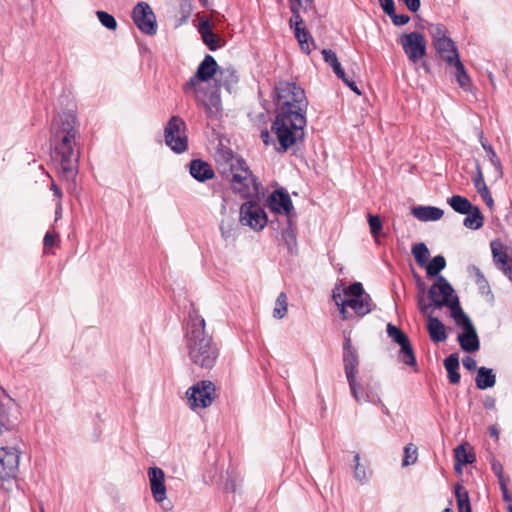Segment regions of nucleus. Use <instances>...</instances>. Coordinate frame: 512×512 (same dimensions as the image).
Here are the masks:
<instances>
[{"label":"nucleus","mask_w":512,"mask_h":512,"mask_svg":"<svg viewBox=\"0 0 512 512\" xmlns=\"http://www.w3.org/2000/svg\"><path fill=\"white\" fill-rule=\"evenodd\" d=\"M51 141L53 145L52 163L60 181L65 184L58 186L54 181L51 189L60 192L72 189L78 174L80 137L79 121L74 110L59 113L52 121Z\"/></svg>","instance_id":"1"},{"label":"nucleus","mask_w":512,"mask_h":512,"mask_svg":"<svg viewBox=\"0 0 512 512\" xmlns=\"http://www.w3.org/2000/svg\"><path fill=\"white\" fill-rule=\"evenodd\" d=\"M183 343L189 360L202 369H212L220 356V348L213 334L207 330L206 321L194 306L183 324Z\"/></svg>","instance_id":"2"},{"label":"nucleus","mask_w":512,"mask_h":512,"mask_svg":"<svg viewBox=\"0 0 512 512\" xmlns=\"http://www.w3.org/2000/svg\"><path fill=\"white\" fill-rule=\"evenodd\" d=\"M219 67L211 55H206L199 64L195 75L190 78L184 87L186 93H192L196 103L201 106L210 119H218L222 114V103L218 88L204 89L201 82H206L213 76H217Z\"/></svg>","instance_id":"3"},{"label":"nucleus","mask_w":512,"mask_h":512,"mask_svg":"<svg viewBox=\"0 0 512 512\" xmlns=\"http://www.w3.org/2000/svg\"><path fill=\"white\" fill-rule=\"evenodd\" d=\"M215 161L219 172L238 186V192H260L261 183L245 161L236 157L231 149L219 148L215 153Z\"/></svg>","instance_id":"4"},{"label":"nucleus","mask_w":512,"mask_h":512,"mask_svg":"<svg viewBox=\"0 0 512 512\" xmlns=\"http://www.w3.org/2000/svg\"><path fill=\"white\" fill-rule=\"evenodd\" d=\"M305 126V114L299 112L292 114L277 112L276 118L272 124V131L276 135L280 145L278 150L285 152L298 141L302 140Z\"/></svg>","instance_id":"5"},{"label":"nucleus","mask_w":512,"mask_h":512,"mask_svg":"<svg viewBox=\"0 0 512 512\" xmlns=\"http://www.w3.org/2000/svg\"><path fill=\"white\" fill-rule=\"evenodd\" d=\"M277 112L305 114L308 106L304 90L294 82L280 81L276 88Z\"/></svg>","instance_id":"6"},{"label":"nucleus","mask_w":512,"mask_h":512,"mask_svg":"<svg viewBox=\"0 0 512 512\" xmlns=\"http://www.w3.org/2000/svg\"><path fill=\"white\" fill-rule=\"evenodd\" d=\"M428 293L432 303L423 304L422 298H419V309L423 314H426L432 305L436 308H449L454 301V297L457 296L453 286L444 276H438L436 278V281L431 285Z\"/></svg>","instance_id":"7"},{"label":"nucleus","mask_w":512,"mask_h":512,"mask_svg":"<svg viewBox=\"0 0 512 512\" xmlns=\"http://www.w3.org/2000/svg\"><path fill=\"white\" fill-rule=\"evenodd\" d=\"M165 144L175 153L181 154L188 149L186 123L179 116H172L164 128Z\"/></svg>","instance_id":"8"},{"label":"nucleus","mask_w":512,"mask_h":512,"mask_svg":"<svg viewBox=\"0 0 512 512\" xmlns=\"http://www.w3.org/2000/svg\"><path fill=\"white\" fill-rule=\"evenodd\" d=\"M343 294L346 305L359 317L369 314L375 308L371 296L365 292L360 282H354L344 288Z\"/></svg>","instance_id":"9"},{"label":"nucleus","mask_w":512,"mask_h":512,"mask_svg":"<svg viewBox=\"0 0 512 512\" xmlns=\"http://www.w3.org/2000/svg\"><path fill=\"white\" fill-rule=\"evenodd\" d=\"M239 222L255 232L262 231L268 222L267 214L260 203L246 201L240 206Z\"/></svg>","instance_id":"10"},{"label":"nucleus","mask_w":512,"mask_h":512,"mask_svg":"<svg viewBox=\"0 0 512 512\" xmlns=\"http://www.w3.org/2000/svg\"><path fill=\"white\" fill-rule=\"evenodd\" d=\"M358 353L356 348L352 345L351 337L349 335H345L344 344H343V366L344 372L347 378V382L350 388V392L352 396H355L357 399L359 396L358 393Z\"/></svg>","instance_id":"11"},{"label":"nucleus","mask_w":512,"mask_h":512,"mask_svg":"<svg viewBox=\"0 0 512 512\" xmlns=\"http://www.w3.org/2000/svg\"><path fill=\"white\" fill-rule=\"evenodd\" d=\"M186 396L192 410L209 407L215 398V385L209 380H202L190 387Z\"/></svg>","instance_id":"12"},{"label":"nucleus","mask_w":512,"mask_h":512,"mask_svg":"<svg viewBox=\"0 0 512 512\" xmlns=\"http://www.w3.org/2000/svg\"><path fill=\"white\" fill-rule=\"evenodd\" d=\"M403 51L410 62H419L426 54L427 43L419 32L404 33L399 38Z\"/></svg>","instance_id":"13"},{"label":"nucleus","mask_w":512,"mask_h":512,"mask_svg":"<svg viewBox=\"0 0 512 512\" xmlns=\"http://www.w3.org/2000/svg\"><path fill=\"white\" fill-rule=\"evenodd\" d=\"M388 336L400 346L398 358L410 367H416V357L408 336L395 325H387Z\"/></svg>","instance_id":"14"},{"label":"nucleus","mask_w":512,"mask_h":512,"mask_svg":"<svg viewBox=\"0 0 512 512\" xmlns=\"http://www.w3.org/2000/svg\"><path fill=\"white\" fill-rule=\"evenodd\" d=\"M132 18L137 28L148 35H154L157 32L156 16L146 2H139L133 8Z\"/></svg>","instance_id":"15"},{"label":"nucleus","mask_w":512,"mask_h":512,"mask_svg":"<svg viewBox=\"0 0 512 512\" xmlns=\"http://www.w3.org/2000/svg\"><path fill=\"white\" fill-rule=\"evenodd\" d=\"M19 451L12 447L0 448V479L5 480L15 475L19 467Z\"/></svg>","instance_id":"16"},{"label":"nucleus","mask_w":512,"mask_h":512,"mask_svg":"<svg viewBox=\"0 0 512 512\" xmlns=\"http://www.w3.org/2000/svg\"><path fill=\"white\" fill-rule=\"evenodd\" d=\"M148 478L150 482L151 493L157 503H163L167 498L165 486V473L160 467H150L148 469Z\"/></svg>","instance_id":"17"},{"label":"nucleus","mask_w":512,"mask_h":512,"mask_svg":"<svg viewBox=\"0 0 512 512\" xmlns=\"http://www.w3.org/2000/svg\"><path fill=\"white\" fill-rule=\"evenodd\" d=\"M266 204L272 212L285 215L286 219L292 215L297 216L290 194H269Z\"/></svg>","instance_id":"18"},{"label":"nucleus","mask_w":512,"mask_h":512,"mask_svg":"<svg viewBox=\"0 0 512 512\" xmlns=\"http://www.w3.org/2000/svg\"><path fill=\"white\" fill-rule=\"evenodd\" d=\"M297 216H290L286 219V226L281 232V239L285 243L287 250L291 254L297 252Z\"/></svg>","instance_id":"19"},{"label":"nucleus","mask_w":512,"mask_h":512,"mask_svg":"<svg viewBox=\"0 0 512 512\" xmlns=\"http://www.w3.org/2000/svg\"><path fill=\"white\" fill-rule=\"evenodd\" d=\"M434 47L441 59L444 60L449 66H452L453 62L460 59L457 48L450 37L436 42Z\"/></svg>","instance_id":"20"},{"label":"nucleus","mask_w":512,"mask_h":512,"mask_svg":"<svg viewBox=\"0 0 512 512\" xmlns=\"http://www.w3.org/2000/svg\"><path fill=\"white\" fill-rule=\"evenodd\" d=\"M427 331L433 343L444 342L447 339L445 325L435 316L428 315Z\"/></svg>","instance_id":"21"},{"label":"nucleus","mask_w":512,"mask_h":512,"mask_svg":"<svg viewBox=\"0 0 512 512\" xmlns=\"http://www.w3.org/2000/svg\"><path fill=\"white\" fill-rule=\"evenodd\" d=\"M449 309L451 317L455 321L456 325L461 327L463 331L475 327L469 316L461 308L458 296L454 297V301L452 305H450Z\"/></svg>","instance_id":"22"},{"label":"nucleus","mask_w":512,"mask_h":512,"mask_svg":"<svg viewBox=\"0 0 512 512\" xmlns=\"http://www.w3.org/2000/svg\"><path fill=\"white\" fill-rule=\"evenodd\" d=\"M458 342L462 350L466 352H476L480 348V341L475 327L460 333L458 335Z\"/></svg>","instance_id":"23"},{"label":"nucleus","mask_w":512,"mask_h":512,"mask_svg":"<svg viewBox=\"0 0 512 512\" xmlns=\"http://www.w3.org/2000/svg\"><path fill=\"white\" fill-rule=\"evenodd\" d=\"M313 0H290V9L292 17L290 18V27L295 30L296 27H304L303 20L300 16V10H308L312 7Z\"/></svg>","instance_id":"24"},{"label":"nucleus","mask_w":512,"mask_h":512,"mask_svg":"<svg viewBox=\"0 0 512 512\" xmlns=\"http://www.w3.org/2000/svg\"><path fill=\"white\" fill-rule=\"evenodd\" d=\"M190 174L198 181H205L213 178L214 172L211 166L200 159L192 160L189 165Z\"/></svg>","instance_id":"25"},{"label":"nucleus","mask_w":512,"mask_h":512,"mask_svg":"<svg viewBox=\"0 0 512 512\" xmlns=\"http://www.w3.org/2000/svg\"><path fill=\"white\" fill-rule=\"evenodd\" d=\"M412 215L420 221H437L444 214L443 210L433 206H416L412 208Z\"/></svg>","instance_id":"26"},{"label":"nucleus","mask_w":512,"mask_h":512,"mask_svg":"<svg viewBox=\"0 0 512 512\" xmlns=\"http://www.w3.org/2000/svg\"><path fill=\"white\" fill-rule=\"evenodd\" d=\"M198 31L201 34L204 44L207 45L210 50L215 51L221 47V40L212 31L208 20L200 22Z\"/></svg>","instance_id":"27"},{"label":"nucleus","mask_w":512,"mask_h":512,"mask_svg":"<svg viewBox=\"0 0 512 512\" xmlns=\"http://www.w3.org/2000/svg\"><path fill=\"white\" fill-rule=\"evenodd\" d=\"M238 82V76L236 74V71L231 68H221L219 69V72L217 74L216 88L225 87L228 92L232 91V88L235 84Z\"/></svg>","instance_id":"28"},{"label":"nucleus","mask_w":512,"mask_h":512,"mask_svg":"<svg viewBox=\"0 0 512 512\" xmlns=\"http://www.w3.org/2000/svg\"><path fill=\"white\" fill-rule=\"evenodd\" d=\"M476 387L480 390L491 388L496 383V374L492 368L479 367L475 377Z\"/></svg>","instance_id":"29"},{"label":"nucleus","mask_w":512,"mask_h":512,"mask_svg":"<svg viewBox=\"0 0 512 512\" xmlns=\"http://www.w3.org/2000/svg\"><path fill=\"white\" fill-rule=\"evenodd\" d=\"M13 407L0 406V434L15 427L18 420Z\"/></svg>","instance_id":"30"},{"label":"nucleus","mask_w":512,"mask_h":512,"mask_svg":"<svg viewBox=\"0 0 512 512\" xmlns=\"http://www.w3.org/2000/svg\"><path fill=\"white\" fill-rule=\"evenodd\" d=\"M444 367L448 373V379L451 384H458L460 382L459 369V356L458 353H452L444 359Z\"/></svg>","instance_id":"31"},{"label":"nucleus","mask_w":512,"mask_h":512,"mask_svg":"<svg viewBox=\"0 0 512 512\" xmlns=\"http://www.w3.org/2000/svg\"><path fill=\"white\" fill-rule=\"evenodd\" d=\"M466 217L463 220V225L471 230H478L484 224V218L480 209L477 206H474L470 209L469 212L465 213Z\"/></svg>","instance_id":"32"},{"label":"nucleus","mask_w":512,"mask_h":512,"mask_svg":"<svg viewBox=\"0 0 512 512\" xmlns=\"http://www.w3.org/2000/svg\"><path fill=\"white\" fill-rule=\"evenodd\" d=\"M357 395L359 396L358 399L355 396L352 397L359 404L363 402L371 403L374 405H376L377 403H381V398L376 391H374L370 386L363 387L359 382Z\"/></svg>","instance_id":"33"},{"label":"nucleus","mask_w":512,"mask_h":512,"mask_svg":"<svg viewBox=\"0 0 512 512\" xmlns=\"http://www.w3.org/2000/svg\"><path fill=\"white\" fill-rule=\"evenodd\" d=\"M458 512H472L468 491L459 483L454 487Z\"/></svg>","instance_id":"34"},{"label":"nucleus","mask_w":512,"mask_h":512,"mask_svg":"<svg viewBox=\"0 0 512 512\" xmlns=\"http://www.w3.org/2000/svg\"><path fill=\"white\" fill-rule=\"evenodd\" d=\"M469 272L473 274V276L475 277V283L477 284L480 293L482 295H487L493 298L489 282L485 278L481 270L477 266L472 265L469 267Z\"/></svg>","instance_id":"35"},{"label":"nucleus","mask_w":512,"mask_h":512,"mask_svg":"<svg viewBox=\"0 0 512 512\" xmlns=\"http://www.w3.org/2000/svg\"><path fill=\"white\" fill-rule=\"evenodd\" d=\"M452 66H454L456 69L455 78H456V81L459 84V86L463 90L469 91L471 88V79H470L469 75L467 74L466 69H465L463 63L461 62V60L460 59L456 60L455 62H453Z\"/></svg>","instance_id":"36"},{"label":"nucleus","mask_w":512,"mask_h":512,"mask_svg":"<svg viewBox=\"0 0 512 512\" xmlns=\"http://www.w3.org/2000/svg\"><path fill=\"white\" fill-rule=\"evenodd\" d=\"M447 202L452 207V209L459 214H465L475 206L468 199L460 196L459 194H454L447 200Z\"/></svg>","instance_id":"37"},{"label":"nucleus","mask_w":512,"mask_h":512,"mask_svg":"<svg viewBox=\"0 0 512 512\" xmlns=\"http://www.w3.org/2000/svg\"><path fill=\"white\" fill-rule=\"evenodd\" d=\"M455 470L461 471V466L465 464H471L475 461V455L468 453L463 444L459 445L455 449Z\"/></svg>","instance_id":"38"},{"label":"nucleus","mask_w":512,"mask_h":512,"mask_svg":"<svg viewBox=\"0 0 512 512\" xmlns=\"http://www.w3.org/2000/svg\"><path fill=\"white\" fill-rule=\"evenodd\" d=\"M426 273L429 277H438L439 273L446 267V260L442 255L434 256L426 265Z\"/></svg>","instance_id":"39"},{"label":"nucleus","mask_w":512,"mask_h":512,"mask_svg":"<svg viewBox=\"0 0 512 512\" xmlns=\"http://www.w3.org/2000/svg\"><path fill=\"white\" fill-rule=\"evenodd\" d=\"M295 37L300 45V48L305 53H310L311 50V44L313 43V40L309 34V32L306 30L305 27H296L294 30Z\"/></svg>","instance_id":"40"},{"label":"nucleus","mask_w":512,"mask_h":512,"mask_svg":"<svg viewBox=\"0 0 512 512\" xmlns=\"http://www.w3.org/2000/svg\"><path fill=\"white\" fill-rule=\"evenodd\" d=\"M412 254L415 258L417 264L421 267L427 264V261L430 257V252L425 243H417L412 246Z\"/></svg>","instance_id":"41"},{"label":"nucleus","mask_w":512,"mask_h":512,"mask_svg":"<svg viewBox=\"0 0 512 512\" xmlns=\"http://www.w3.org/2000/svg\"><path fill=\"white\" fill-rule=\"evenodd\" d=\"M480 143L483 149L486 152V155L491 163V165L495 168L497 173H501L502 165L499 157L497 156L493 147L484 139L483 135H480Z\"/></svg>","instance_id":"42"},{"label":"nucleus","mask_w":512,"mask_h":512,"mask_svg":"<svg viewBox=\"0 0 512 512\" xmlns=\"http://www.w3.org/2000/svg\"><path fill=\"white\" fill-rule=\"evenodd\" d=\"M287 295L281 292L275 301V307L273 309V317L276 319H282L287 313Z\"/></svg>","instance_id":"43"},{"label":"nucleus","mask_w":512,"mask_h":512,"mask_svg":"<svg viewBox=\"0 0 512 512\" xmlns=\"http://www.w3.org/2000/svg\"><path fill=\"white\" fill-rule=\"evenodd\" d=\"M428 32L433 39V44L448 37L447 36L448 31H447L446 27L440 23L430 24L428 26Z\"/></svg>","instance_id":"44"},{"label":"nucleus","mask_w":512,"mask_h":512,"mask_svg":"<svg viewBox=\"0 0 512 512\" xmlns=\"http://www.w3.org/2000/svg\"><path fill=\"white\" fill-rule=\"evenodd\" d=\"M354 477L361 484L368 480L367 472L364 466L360 464V454H354Z\"/></svg>","instance_id":"45"},{"label":"nucleus","mask_w":512,"mask_h":512,"mask_svg":"<svg viewBox=\"0 0 512 512\" xmlns=\"http://www.w3.org/2000/svg\"><path fill=\"white\" fill-rule=\"evenodd\" d=\"M333 299L335 301L336 306L338 307L339 313L341 315L342 320H348L350 317L349 312L347 311V308L349 307L346 305V299L344 297V294L336 293L333 291Z\"/></svg>","instance_id":"46"},{"label":"nucleus","mask_w":512,"mask_h":512,"mask_svg":"<svg viewBox=\"0 0 512 512\" xmlns=\"http://www.w3.org/2000/svg\"><path fill=\"white\" fill-rule=\"evenodd\" d=\"M417 461V447L412 443L407 444L404 448L403 466H409Z\"/></svg>","instance_id":"47"},{"label":"nucleus","mask_w":512,"mask_h":512,"mask_svg":"<svg viewBox=\"0 0 512 512\" xmlns=\"http://www.w3.org/2000/svg\"><path fill=\"white\" fill-rule=\"evenodd\" d=\"M491 249L495 265L501 270L505 265H507L510 262L508 260V256L505 252L496 248L494 243H491Z\"/></svg>","instance_id":"48"},{"label":"nucleus","mask_w":512,"mask_h":512,"mask_svg":"<svg viewBox=\"0 0 512 512\" xmlns=\"http://www.w3.org/2000/svg\"><path fill=\"white\" fill-rule=\"evenodd\" d=\"M98 21L109 30H115L117 28L116 19L107 12L98 11Z\"/></svg>","instance_id":"49"},{"label":"nucleus","mask_w":512,"mask_h":512,"mask_svg":"<svg viewBox=\"0 0 512 512\" xmlns=\"http://www.w3.org/2000/svg\"><path fill=\"white\" fill-rule=\"evenodd\" d=\"M368 224L370 227V232L374 238H377L382 231V222L379 216L369 214L368 216Z\"/></svg>","instance_id":"50"},{"label":"nucleus","mask_w":512,"mask_h":512,"mask_svg":"<svg viewBox=\"0 0 512 512\" xmlns=\"http://www.w3.org/2000/svg\"><path fill=\"white\" fill-rule=\"evenodd\" d=\"M321 54L323 56V59L324 61L329 64L330 66L332 64H336V62H338V58H337V55L334 51L330 50V49H323L321 51Z\"/></svg>","instance_id":"51"},{"label":"nucleus","mask_w":512,"mask_h":512,"mask_svg":"<svg viewBox=\"0 0 512 512\" xmlns=\"http://www.w3.org/2000/svg\"><path fill=\"white\" fill-rule=\"evenodd\" d=\"M390 18H391L393 24L396 26H403L410 21L409 15H407V14L398 15V14H396V12H394V14H392L390 16Z\"/></svg>","instance_id":"52"},{"label":"nucleus","mask_w":512,"mask_h":512,"mask_svg":"<svg viewBox=\"0 0 512 512\" xmlns=\"http://www.w3.org/2000/svg\"><path fill=\"white\" fill-rule=\"evenodd\" d=\"M383 11L390 17L395 12L394 0L380 1Z\"/></svg>","instance_id":"53"},{"label":"nucleus","mask_w":512,"mask_h":512,"mask_svg":"<svg viewBox=\"0 0 512 512\" xmlns=\"http://www.w3.org/2000/svg\"><path fill=\"white\" fill-rule=\"evenodd\" d=\"M405 4V6L407 7V9L412 12V13H416L417 11H419L420 9V6H421V1L420 0H402Z\"/></svg>","instance_id":"54"},{"label":"nucleus","mask_w":512,"mask_h":512,"mask_svg":"<svg viewBox=\"0 0 512 512\" xmlns=\"http://www.w3.org/2000/svg\"><path fill=\"white\" fill-rule=\"evenodd\" d=\"M462 363H463V366L469 370V371H473L475 369H477V362L476 360L471 357V356H465L463 359H462Z\"/></svg>","instance_id":"55"},{"label":"nucleus","mask_w":512,"mask_h":512,"mask_svg":"<svg viewBox=\"0 0 512 512\" xmlns=\"http://www.w3.org/2000/svg\"><path fill=\"white\" fill-rule=\"evenodd\" d=\"M474 183H475L477 192H488L487 186H486L484 179L480 172L478 173V176L474 179Z\"/></svg>","instance_id":"56"},{"label":"nucleus","mask_w":512,"mask_h":512,"mask_svg":"<svg viewBox=\"0 0 512 512\" xmlns=\"http://www.w3.org/2000/svg\"><path fill=\"white\" fill-rule=\"evenodd\" d=\"M43 242H44L45 248L53 247L56 243V235L51 232H47L45 234Z\"/></svg>","instance_id":"57"},{"label":"nucleus","mask_w":512,"mask_h":512,"mask_svg":"<svg viewBox=\"0 0 512 512\" xmlns=\"http://www.w3.org/2000/svg\"><path fill=\"white\" fill-rule=\"evenodd\" d=\"M222 237L226 240L233 238V229L230 226H226L224 223L220 226Z\"/></svg>","instance_id":"58"},{"label":"nucleus","mask_w":512,"mask_h":512,"mask_svg":"<svg viewBox=\"0 0 512 512\" xmlns=\"http://www.w3.org/2000/svg\"><path fill=\"white\" fill-rule=\"evenodd\" d=\"M330 67L332 68L333 72L335 73V75L338 78L344 79V77L346 76V73H345L344 69L342 68L341 63L339 61L336 62V64H332Z\"/></svg>","instance_id":"59"},{"label":"nucleus","mask_w":512,"mask_h":512,"mask_svg":"<svg viewBox=\"0 0 512 512\" xmlns=\"http://www.w3.org/2000/svg\"><path fill=\"white\" fill-rule=\"evenodd\" d=\"M353 92L357 95H361V91L357 87L356 83L353 80H350L347 76L344 79H341Z\"/></svg>","instance_id":"60"},{"label":"nucleus","mask_w":512,"mask_h":512,"mask_svg":"<svg viewBox=\"0 0 512 512\" xmlns=\"http://www.w3.org/2000/svg\"><path fill=\"white\" fill-rule=\"evenodd\" d=\"M500 490L502 492L503 501L506 502L508 505L512 504V496L509 493L507 485H502V489Z\"/></svg>","instance_id":"61"},{"label":"nucleus","mask_w":512,"mask_h":512,"mask_svg":"<svg viewBox=\"0 0 512 512\" xmlns=\"http://www.w3.org/2000/svg\"><path fill=\"white\" fill-rule=\"evenodd\" d=\"M492 470H493L494 474L496 475V477L497 476H501V475L504 474L503 473V466L499 462L495 461V462L492 463Z\"/></svg>","instance_id":"62"},{"label":"nucleus","mask_w":512,"mask_h":512,"mask_svg":"<svg viewBox=\"0 0 512 512\" xmlns=\"http://www.w3.org/2000/svg\"><path fill=\"white\" fill-rule=\"evenodd\" d=\"M495 404H496V400L495 398L493 397H486L484 402H483V405L486 409H494L495 408Z\"/></svg>","instance_id":"63"},{"label":"nucleus","mask_w":512,"mask_h":512,"mask_svg":"<svg viewBox=\"0 0 512 512\" xmlns=\"http://www.w3.org/2000/svg\"><path fill=\"white\" fill-rule=\"evenodd\" d=\"M501 271L512 281V261L505 265Z\"/></svg>","instance_id":"64"}]
</instances>
